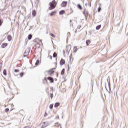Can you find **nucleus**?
<instances>
[{"instance_id": "f257e3e1", "label": "nucleus", "mask_w": 128, "mask_h": 128, "mask_svg": "<svg viewBox=\"0 0 128 128\" xmlns=\"http://www.w3.org/2000/svg\"><path fill=\"white\" fill-rule=\"evenodd\" d=\"M50 6L48 8L49 10H52L56 8V0H53L52 2L49 3Z\"/></svg>"}, {"instance_id": "f03ea898", "label": "nucleus", "mask_w": 128, "mask_h": 128, "mask_svg": "<svg viewBox=\"0 0 128 128\" xmlns=\"http://www.w3.org/2000/svg\"><path fill=\"white\" fill-rule=\"evenodd\" d=\"M34 42H38L34 45L35 48H40V43L42 44V40H40V39L36 38L34 40ZM38 42L40 43H38Z\"/></svg>"}, {"instance_id": "7ed1b4c3", "label": "nucleus", "mask_w": 128, "mask_h": 128, "mask_svg": "<svg viewBox=\"0 0 128 128\" xmlns=\"http://www.w3.org/2000/svg\"><path fill=\"white\" fill-rule=\"evenodd\" d=\"M41 124H42L41 128H46V126H48V122H44V123Z\"/></svg>"}, {"instance_id": "20e7f679", "label": "nucleus", "mask_w": 128, "mask_h": 128, "mask_svg": "<svg viewBox=\"0 0 128 128\" xmlns=\"http://www.w3.org/2000/svg\"><path fill=\"white\" fill-rule=\"evenodd\" d=\"M66 4H68V2L63 1L61 4V6L62 8H66Z\"/></svg>"}, {"instance_id": "39448f33", "label": "nucleus", "mask_w": 128, "mask_h": 128, "mask_svg": "<svg viewBox=\"0 0 128 128\" xmlns=\"http://www.w3.org/2000/svg\"><path fill=\"white\" fill-rule=\"evenodd\" d=\"M60 66H64V64H66V61L64 60L62 58L60 62Z\"/></svg>"}, {"instance_id": "423d86ee", "label": "nucleus", "mask_w": 128, "mask_h": 128, "mask_svg": "<svg viewBox=\"0 0 128 128\" xmlns=\"http://www.w3.org/2000/svg\"><path fill=\"white\" fill-rule=\"evenodd\" d=\"M7 40H8V42H10L12 40V36L9 34L8 36Z\"/></svg>"}, {"instance_id": "0eeeda50", "label": "nucleus", "mask_w": 128, "mask_h": 128, "mask_svg": "<svg viewBox=\"0 0 128 128\" xmlns=\"http://www.w3.org/2000/svg\"><path fill=\"white\" fill-rule=\"evenodd\" d=\"M48 80H50V82L51 83L54 82V78L48 76Z\"/></svg>"}, {"instance_id": "6e6552de", "label": "nucleus", "mask_w": 128, "mask_h": 128, "mask_svg": "<svg viewBox=\"0 0 128 128\" xmlns=\"http://www.w3.org/2000/svg\"><path fill=\"white\" fill-rule=\"evenodd\" d=\"M6 46H8V43H3L1 46L2 48H4Z\"/></svg>"}, {"instance_id": "1a4fd4ad", "label": "nucleus", "mask_w": 128, "mask_h": 128, "mask_svg": "<svg viewBox=\"0 0 128 128\" xmlns=\"http://www.w3.org/2000/svg\"><path fill=\"white\" fill-rule=\"evenodd\" d=\"M108 88H109V91L108 92L109 94H110V90H112V89L110 88V82H108Z\"/></svg>"}, {"instance_id": "9d476101", "label": "nucleus", "mask_w": 128, "mask_h": 128, "mask_svg": "<svg viewBox=\"0 0 128 128\" xmlns=\"http://www.w3.org/2000/svg\"><path fill=\"white\" fill-rule=\"evenodd\" d=\"M52 70H56V68H52V69L46 71L47 72H48V74L51 73V74H54V71H52Z\"/></svg>"}, {"instance_id": "9b49d317", "label": "nucleus", "mask_w": 128, "mask_h": 128, "mask_svg": "<svg viewBox=\"0 0 128 128\" xmlns=\"http://www.w3.org/2000/svg\"><path fill=\"white\" fill-rule=\"evenodd\" d=\"M24 54H26V56H28V54H30V50L28 49L26 50L24 52Z\"/></svg>"}, {"instance_id": "f8f14e48", "label": "nucleus", "mask_w": 128, "mask_h": 128, "mask_svg": "<svg viewBox=\"0 0 128 128\" xmlns=\"http://www.w3.org/2000/svg\"><path fill=\"white\" fill-rule=\"evenodd\" d=\"M56 14V10H54L53 12H52L50 13V16H54V14Z\"/></svg>"}, {"instance_id": "ddd939ff", "label": "nucleus", "mask_w": 128, "mask_h": 128, "mask_svg": "<svg viewBox=\"0 0 128 128\" xmlns=\"http://www.w3.org/2000/svg\"><path fill=\"white\" fill-rule=\"evenodd\" d=\"M2 22H4V20L0 16V26L2 24Z\"/></svg>"}, {"instance_id": "4468645a", "label": "nucleus", "mask_w": 128, "mask_h": 128, "mask_svg": "<svg viewBox=\"0 0 128 128\" xmlns=\"http://www.w3.org/2000/svg\"><path fill=\"white\" fill-rule=\"evenodd\" d=\"M64 12H65V11H64V10H60V12H59V14H60V15H62V14H64Z\"/></svg>"}, {"instance_id": "2eb2a0df", "label": "nucleus", "mask_w": 128, "mask_h": 128, "mask_svg": "<svg viewBox=\"0 0 128 128\" xmlns=\"http://www.w3.org/2000/svg\"><path fill=\"white\" fill-rule=\"evenodd\" d=\"M77 7H78V8L79 10H82V6L80 4H78Z\"/></svg>"}, {"instance_id": "dca6fc26", "label": "nucleus", "mask_w": 128, "mask_h": 128, "mask_svg": "<svg viewBox=\"0 0 128 128\" xmlns=\"http://www.w3.org/2000/svg\"><path fill=\"white\" fill-rule=\"evenodd\" d=\"M36 10H34L32 12V16H36Z\"/></svg>"}, {"instance_id": "f3484780", "label": "nucleus", "mask_w": 128, "mask_h": 128, "mask_svg": "<svg viewBox=\"0 0 128 128\" xmlns=\"http://www.w3.org/2000/svg\"><path fill=\"white\" fill-rule=\"evenodd\" d=\"M60 104L58 102L55 103L54 108H58V106H59Z\"/></svg>"}, {"instance_id": "a211bd4d", "label": "nucleus", "mask_w": 128, "mask_h": 128, "mask_svg": "<svg viewBox=\"0 0 128 128\" xmlns=\"http://www.w3.org/2000/svg\"><path fill=\"white\" fill-rule=\"evenodd\" d=\"M102 26V25L100 24V25H98V26H96V30H100V28Z\"/></svg>"}, {"instance_id": "6ab92c4d", "label": "nucleus", "mask_w": 128, "mask_h": 128, "mask_svg": "<svg viewBox=\"0 0 128 128\" xmlns=\"http://www.w3.org/2000/svg\"><path fill=\"white\" fill-rule=\"evenodd\" d=\"M32 34H30L28 36V40H32Z\"/></svg>"}, {"instance_id": "aec40b11", "label": "nucleus", "mask_w": 128, "mask_h": 128, "mask_svg": "<svg viewBox=\"0 0 128 128\" xmlns=\"http://www.w3.org/2000/svg\"><path fill=\"white\" fill-rule=\"evenodd\" d=\"M64 70H65L64 68H63L61 71L62 76H64Z\"/></svg>"}, {"instance_id": "412c9836", "label": "nucleus", "mask_w": 128, "mask_h": 128, "mask_svg": "<svg viewBox=\"0 0 128 128\" xmlns=\"http://www.w3.org/2000/svg\"><path fill=\"white\" fill-rule=\"evenodd\" d=\"M40 64V60H38L36 61V62L35 63V66H38V64Z\"/></svg>"}, {"instance_id": "4be33fe9", "label": "nucleus", "mask_w": 128, "mask_h": 128, "mask_svg": "<svg viewBox=\"0 0 128 128\" xmlns=\"http://www.w3.org/2000/svg\"><path fill=\"white\" fill-rule=\"evenodd\" d=\"M58 56V54H56V52H54L53 54V58H56Z\"/></svg>"}, {"instance_id": "5701e85b", "label": "nucleus", "mask_w": 128, "mask_h": 128, "mask_svg": "<svg viewBox=\"0 0 128 128\" xmlns=\"http://www.w3.org/2000/svg\"><path fill=\"white\" fill-rule=\"evenodd\" d=\"M86 44H87V46H88V44H90V40H87L86 41Z\"/></svg>"}, {"instance_id": "b1692460", "label": "nucleus", "mask_w": 128, "mask_h": 128, "mask_svg": "<svg viewBox=\"0 0 128 128\" xmlns=\"http://www.w3.org/2000/svg\"><path fill=\"white\" fill-rule=\"evenodd\" d=\"M3 74H4V76H6V70H4Z\"/></svg>"}, {"instance_id": "393cba45", "label": "nucleus", "mask_w": 128, "mask_h": 128, "mask_svg": "<svg viewBox=\"0 0 128 128\" xmlns=\"http://www.w3.org/2000/svg\"><path fill=\"white\" fill-rule=\"evenodd\" d=\"M54 108V104H50V110H52V108Z\"/></svg>"}, {"instance_id": "a878e982", "label": "nucleus", "mask_w": 128, "mask_h": 128, "mask_svg": "<svg viewBox=\"0 0 128 128\" xmlns=\"http://www.w3.org/2000/svg\"><path fill=\"white\" fill-rule=\"evenodd\" d=\"M101 10H102V8L100 7L98 8V12H100Z\"/></svg>"}, {"instance_id": "bb28decb", "label": "nucleus", "mask_w": 128, "mask_h": 128, "mask_svg": "<svg viewBox=\"0 0 128 128\" xmlns=\"http://www.w3.org/2000/svg\"><path fill=\"white\" fill-rule=\"evenodd\" d=\"M48 58H49L50 60H52V56L48 55Z\"/></svg>"}, {"instance_id": "cd10ccee", "label": "nucleus", "mask_w": 128, "mask_h": 128, "mask_svg": "<svg viewBox=\"0 0 128 128\" xmlns=\"http://www.w3.org/2000/svg\"><path fill=\"white\" fill-rule=\"evenodd\" d=\"M14 72H18L19 70L18 69H15Z\"/></svg>"}, {"instance_id": "c85d7f7f", "label": "nucleus", "mask_w": 128, "mask_h": 128, "mask_svg": "<svg viewBox=\"0 0 128 128\" xmlns=\"http://www.w3.org/2000/svg\"><path fill=\"white\" fill-rule=\"evenodd\" d=\"M8 110H10V108H6V109L5 110V112H8Z\"/></svg>"}, {"instance_id": "c756f323", "label": "nucleus", "mask_w": 128, "mask_h": 128, "mask_svg": "<svg viewBox=\"0 0 128 128\" xmlns=\"http://www.w3.org/2000/svg\"><path fill=\"white\" fill-rule=\"evenodd\" d=\"M72 53H71V54H70V56H69L70 60H72Z\"/></svg>"}, {"instance_id": "7c9ffc66", "label": "nucleus", "mask_w": 128, "mask_h": 128, "mask_svg": "<svg viewBox=\"0 0 128 128\" xmlns=\"http://www.w3.org/2000/svg\"><path fill=\"white\" fill-rule=\"evenodd\" d=\"M53 96H54V94H50V98H52Z\"/></svg>"}, {"instance_id": "2f4dec72", "label": "nucleus", "mask_w": 128, "mask_h": 128, "mask_svg": "<svg viewBox=\"0 0 128 128\" xmlns=\"http://www.w3.org/2000/svg\"><path fill=\"white\" fill-rule=\"evenodd\" d=\"M80 28H82V26L80 25H78L77 27V28H78V30H80Z\"/></svg>"}, {"instance_id": "473e14b6", "label": "nucleus", "mask_w": 128, "mask_h": 128, "mask_svg": "<svg viewBox=\"0 0 128 128\" xmlns=\"http://www.w3.org/2000/svg\"><path fill=\"white\" fill-rule=\"evenodd\" d=\"M20 76L21 77H22L24 76V72H21L20 74Z\"/></svg>"}, {"instance_id": "72a5a7b5", "label": "nucleus", "mask_w": 128, "mask_h": 128, "mask_svg": "<svg viewBox=\"0 0 128 128\" xmlns=\"http://www.w3.org/2000/svg\"><path fill=\"white\" fill-rule=\"evenodd\" d=\"M50 36H52V38H56L54 35L52 34H50Z\"/></svg>"}, {"instance_id": "f704fd0d", "label": "nucleus", "mask_w": 128, "mask_h": 128, "mask_svg": "<svg viewBox=\"0 0 128 128\" xmlns=\"http://www.w3.org/2000/svg\"><path fill=\"white\" fill-rule=\"evenodd\" d=\"M66 48H72V46H70V45H68V46H66Z\"/></svg>"}, {"instance_id": "c9c22d12", "label": "nucleus", "mask_w": 128, "mask_h": 128, "mask_svg": "<svg viewBox=\"0 0 128 128\" xmlns=\"http://www.w3.org/2000/svg\"><path fill=\"white\" fill-rule=\"evenodd\" d=\"M86 10L84 9V11L83 12V14H84V16H86Z\"/></svg>"}, {"instance_id": "e433bc0d", "label": "nucleus", "mask_w": 128, "mask_h": 128, "mask_svg": "<svg viewBox=\"0 0 128 128\" xmlns=\"http://www.w3.org/2000/svg\"><path fill=\"white\" fill-rule=\"evenodd\" d=\"M24 128H30V126H26Z\"/></svg>"}, {"instance_id": "4c0bfd02", "label": "nucleus", "mask_w": 128, "mask_h": 128, "mask_svg": "<svg viewBox=\"0 0 128 128\" xmlns=\"http://www.w3.org/2000/svg\"><path fill=\"white\" fill-rule=\"evenodd\" d=\"M48 116V114H46V112H45L44 116Z\"/></svg>"}, {"instance_id": "58836bf2", "label": "nucleus", "mask_w": 128, "mask_h": 128, "mask_svg": "<svg viewBox=\"0 0 128 128\" xmlns=\"http://www.w3.org/2000/svg\"><path fill=\"white\" fill-rule=\"evenodd\" d=\"M24 58L26 57V54H24Z\"/></svg>"}, {"instance_id": "ea45409f", "label": "nucleus", "mask_w": 128, "mask_h": 128, "mask_svg": "<svg viewBox=\"0 0 128 128\" xmlns=\"http://www.w3.org/2000/svg\"><path fill=\"white\" fill-rule=\"evenodd\" d=\"M105 88H106V90H107V92H108V88H106V86H105Z\"/></svg>"}, {"instance_id": "a19ab883", "label": "nucleus", "mask_w": 128, "mask_h": 128, "mask_svg": "<svg viewBox=\"0 0 128 128\" xmlns=\"http://www.w3.org/2000/svg\"><path fill=\"white\" fill-rule=\"evenodd\" d=\"M78 50H74V52H76V51Z\"/></svg>"}, {"instance_id": "79ce46f5", "label": "nucleus", "mask_w": 128, "mask_h": 128, "mask_svg": "<svg viewBox=\"0 0 128 128\" xmlns=\"http://www.w3.org/2000/svg\"><path fill=\"white\" fill-rule=\"evenodd\" d=\"M44 80H46V78H44Z\"/></svg>"}, {"instance_id": "37998d69", "label": "nucleus", "mask_w": 128, "mask_h": 128, "mask_svg": "<svg viewBox=\"0 0 128 128\" xmlns=\"http://www.w3.org/2000/svg\"><path fill=\"white\" fill-rule=\"evenodd\" d=\"M68 49H66V52H68Z\"/></svg>"}, {"instance_id": "c03bdc74", "label": "nucleus", "mask_w": 128, "mask_h": 128, "mask_svg": "<svg viewBox=\"0 0 128 128\" xmlns=\"http://www.w3.org/2000/svg\"><path fill=\"white\" fill-rule=\"evenodd\" d=\"M63 52H64V50H63Z\"/></svg>"}, {"instance_id": "a18cd8bd", "label": "nucleus", "mask_w": 128, "mask_h": 128, "mask_svg": "<svg viewBox=\"0 0 128 128\" xmlns=\"http://www.w3.org/2000/svg\"><path fill=\"white\" fill-rule=\"evenodd\" d=\"M58 118H60V117L58 116V117H57Z\"/></svg>"}, {"instance_id": "49530a36", "label": "nucleus", "mask_w": 128, "mask_h": 128, "mask_svg": "<svg viewBox=\"0 0 128 128\" xmlns=\"http://www.w3.org/2000/svg\"><path fill=\"white\" fill-rule=\"evenodd\" d=\"M70 22H72V20H70Z\"/></svg>"}, {"instance_id": "de8ad7c7", "label": "nucleus", "mask_w": 128, "mask_h": 128, "mask_svg": "<svg viewBox=\"0 0 128 128\" xmlns=\"http://www.w3.org/2000/svg\"><path fill=\"white\" fill-rule=\"evenodd\" d=\"M70 52V50H69V51H68V52Z\"/></svg>"}, {"instance_id": "09e8293b", "label": "nucleus", "mask_w": 128, "mask_h": 128, "mask_svg": "<svg viewBox=\"0 0 128 128\" xmlns=\"http://www.w3.org/2000/svg\"><path fill=\"white\" fill-rule=\"evenodd\" d=\"M75 32H76V30L75 31Z\"/></svg>"}, {"instance_id": "8fccbe9b", "label": "nucleus", "mask_w": 128, "mask_h": 128, "mask_svg": "<svg viewBox=\"0 0 128 128\" xmlns=\"http://www.w3.org/2000/svg\"><path fill=\"white\" fill-rule=\"evenodd\" d=\"M127 36H128V33H127Z\"/></svg>"}]
</instances>
